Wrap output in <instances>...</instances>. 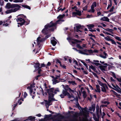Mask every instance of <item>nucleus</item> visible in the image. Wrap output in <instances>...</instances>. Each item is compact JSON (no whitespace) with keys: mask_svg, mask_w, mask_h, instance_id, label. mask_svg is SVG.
Returning a JSON list of instances; mask_svg holds the SVG:
<instances>
[{"mask_svg":"<svg viewBox=\"0 0 121 121\" xmlns=\"http://www.w3.org/2000/svg\"><path fill=\"white\" fill-rule=\"evenodd\" d=\"M110 80L112 82H115V80L112 77H111L110 78Z\"/></svg>","mask_w":121,"mask_h":121,"instance_id":"3c124183","label":"nucleus"},{"mask_svg":"<svg viewBox=\"0 0 121 121\" xmlns=\"http://www.w3.org/2000/svg\"><path fill=\"white\" fill-rule=\"evenodd\" d=\"M27 95V93L26 92H24V94L23 95V97H24V98H25Z\"/></svg>","mask_w":121,"mask_h":121,"instance_id":"a18cd8bd","label":"nucleus"},{"mask_svg":"<svg viewBox=\"0 0 121 121\" xmlns=\"http://www.w3.org/2000/svg\"><path fill=\"white\" fill-rule=\"evenodd\" d=\"M114 9V7L113 6H112L110 9L109 11L110 12H111L113 11V9Z\"/></svg>","mask_w":121,"mask_h":121,"instance_id":"09e8293b","label":"nucleus"},{"mask_svg":"<svg viewBox=\"0 0 121 121\" xmlns=\"http://www.w3.org/2000/svg\"><path fill=\"white\" fill-rule=\"evenodd\" d=\"M74 50L76 51H77L78 52L82 54H83L84 55H88L87 53V50H85L83 51L81 50H78L76 48H73Z\"/></svg>","mask_w":121,"mask_h":121,"instance_id":"1a4fd4ad","label":"nucleus"},{"mask_svg":"<svg viewBox=\"0 0 121 121\" xmlns=\"http://www.w3.org/2000/svg\"><path fill=\"white\" fill-rule=\"evenodd\" d=\"M45 39L43 38H41L39 36L37 39V44L39 45L40 43L44 41Z\"/></svg>","mask_w":121,"mask_h":121,"instance_id":"ddd939ff","label":"nucleus"},{"mask_svg":"<svg viewBox=\"0 0 121 121\" xmlns=\"http://www.w3.org/2000/svg\"><path fill=\"white\" fill-rule=\"evenodd\" d=\"M52 81V83L53 85L55 84L56 83L58 82L57 80L55 79H53Z\"/></svg>","mask_w":121,"mask_h":121,"instance_id":"2f4dec72","label":"nucleus"},{"mask_svg":"<svg viewBox=\"0 0 121 121\" xmlns=\"http://www.w3.org/2000/svg\"><path fill=\"white\" fill-rule=\"evenodd\" d=\"M23 0H14L13 1V2L15 3L21 2L23 1Z\"/></svg>","mask_w":121,"mask_h":121,"instance_id":"c9c22d12","label":"nucleus"},{"mask_svg":"<svg viewBox=\"0 0 121 121\" xmlns=\"http://www.w3.org/2000/svg\"><path fill=\"white\" fill-rule=\"evenodd\" d=\"M22 6L24 8L28 9H30V7L26 5H23Z\"/></svg>","mask_w":121,"mask_h":121,"instance_id":"f704fd0d","label":"nucleus"},{"mask_svg":"<svg viewBox=\"0 0 121 121\" xmlns=\"http://www.w3.org/2000/svg\"><path fill=\"white\" fill-rule=\"evenodd\" d=\"M112 6V4H109L108 5V7L107 8V9H108L110 7Z\"/></svg>","mask_w":121,"mask_h":121,"instance_id":"69168bd1","label":"nucleus"},{"mask_svg":"<svg viewBox=\"0 0 121 121\" xmlns=\"http://www.w3.org/2000/svg\"><path fill=\"white\" fill-rule=\"evenodd\" d=\"M96 3L95 2H94L93 3L91 6V12L94 13L95 12L94 8L96 7Z\"/></svg>","mask_w":121,"mask_h":121,"instance_id":"2eb2a0df","label":"nucleus"},{"mask_svg":"<svg viewBox=\"0 0 121 121\" xmlns=\"http://www.w3.org/2000/svg\"><path fill=\"white\" fill-rule=\"evenodd\" d=\"M35 84H33L32 85H31L30 86H28L27 88V89H28L30 90V94H31L33 92V88L35 87Z\"/></svg>","mask_w":121,"mask_h":121,"instance_id":"4468645a","label":"nucleus"},{"mask_svg":"<svg viewBox=\"0 0 121 121\" xmlns=\"http://www.w3.org/2000/svg\"><path fill=\"white\" fill-rule=\"evenodd\" d=\"M105 30L109 32L112 34H113V30L109 29V28H107Z\"/></svg>","mask_w":121,"mask_h":121,"instance_id":"c85d7f7f","label":"nucleus"},{"mask_svg":"<svg viewBox=\"0 0 121 121\" xmlns=\"http://www.w3.org/2000/svg\"><path fill=\"white\" fill-rule=\"evenodd\" d=\"M101 90L102 92L106 93L107 92V90L108 89V87L107 85L105 84L101 86Z\"/></svg>","mask_w":121,"mask_h":121,"instance_id":"f8f14e48","label":"nucleus"},{"mask_svg":"<svg viewBox=\"0 0 121 121\" xmlns=\"http://www.w3.org/2000/svg\"><path fill=\"white\" fill-rule=\"evenodd\" d=\"M59 91L58 88L54 89L52 88L49 89H48L47 92L48 94L49 97L48 101L46 100H44L47 109L48 111L49 106L51 105L50 104L51 102L53 100V97L55 94H56L57 92Z\"/></svg>","mask_w":121,"mask_h":121,"instance_id":"f03ea898","label":"nucleus"},{"mask_svg":"<svg viewBox=\"0 0 121 121\" xmlns=\"http://www.w3.org/2000/svg\"><path fill=\"white\" fill-rule=\"evenodd\" d=\"M17 104H14L13 106V108L12 109L13 110L14 109L15 107L17 105Z\"/></svg>","mask_w":121,"mask_h":121,"instance_id":"de8ad7c7","label":"nucleus"},{"mask_svg":"<svg viewBox=\"0 0 121 121\" xmlns=\"http://www.w3.org/2000/svg\"><path fill=\"white\" fill-rule=\"evenodd\" d=\"M104 32V33L105 34H107L108 35H111L112 36H113L111 34V33H109V32Z\"/></svg>","mask_w":121,"mask_h":121,"instance_id":"a19ab883","label":"nucleus"},{"mask_svg":"<svg viewBox=\"0 0 121 121\" xmlns=\"http://www.w3.org/2000/svg\"><path fill=\"white\" fill-rule=\"evenodd\" d=\"M87 26L88 27L89 29H91L92 27H94V25L93 24H89L87 25Z\"/></svg>","mask_w":121,"mask_h":121,"instance_id":"7c9ffc66","label":"nucleus"},{"mask_svg":"<svg viewBox=\"0 0 121 121\" xmlns=\"http://www.w3.org/2000/svg\"><path fill=\"white\" fill-rule=\"evenodd\" d=\"M82 111L83 117L82 119L80 118L79 121H88L87 117L89 113L88 111L87 110L86 108H83L82 109Z\"/></svg>","mask_w":121,"mask_h":121,"instance_id":"20e7f679","label":"nucleus"},{"mask_svg":"<svg viewBox=\"0 0 121 121\" xmlns=\"http://www.w3.org/2000/svg\"><path fill=\"white\" fill-rule=\"evenodd\" d=\"M82 94H83V96L84 98H85L86 96L87 95L86 92L85 91H83L82 92Z\"/></svg>","mask_w":121,"mask_h":121,"instance_id":"c756f323","label":"nucleus"},{"mask_svg":"<svg viewBox=\"0 0 121 121\" xmlns=\"http://www.w3.org/2000/svg\"><path fill=\"white\" fill-rule=\"evenodd\" d=\"M96 89L95 90V92L100 93L101 91L100 89V88L99 86L97 85H96Z\"/></svg>","mask_w":121,"mask_h":121,"instance_id":"a211bd4d","label":"nucleus"},{"mask_svg":"<svg viewBox=\"0 0 121 121\" xmlns=\"http://www.w3.org/2000/svg\"><path fill=\"white\" fill-rule=\"evenodd\" d=\"M65 16L64 14L62 15H60L57 17V18L59 20L56 22L53 23L52 21H51L49 24H47L45 26V28L43 29L42 32L44 34H46L50 31H53L55 29H56V26L57 23L60 24V22H62L64 21L63 20H61Z\"/></svg>","mask_w":121,"mask_h":121,"instance_id":"f257e3e1","label":"nucleus"},{"mask_svg":"<svg viewBox=\"0 0 121 121\" xmlns=\"http://www.w3.org/2000/svg\"><path fill=\"white\" fill-rule=\"evenodd\" d=\"M92 73L93 74L94 76L95 77H97V75L96 73L93 72H92Z\"/></svg>","mask_w":121,"mask_h":121,"instance_id":"338daca9","label":"nucleus"},{"mask_svg":"<svg viewBox=\"0 0 121 121\" xmlns=\"http://www.w3.org/2000/svg\"><path fill=\"white\" fill-rule=\"evenodd\" d=\"M66 86H67V89H67V90L69 91L70 93L72 92L73 93L76 91L75 89H74L73 90H72L70 88L68 87V85H66Z\"/></svg>","mask_w":121,"mask_h":121,"instance_id":"6ab92c4d","label":"nucleus"},{"mask_svg":"<svg viewBox=\"0 0 121 121\" xmlns=\"http://www.w3.org/2000/svg\"><path fill=\"white\" fill-rule=\"evenodd\" d=\"M89 53H93V51L91 50H90L88 51Z\"/></svg>","mask_w":121,"mask_h":121,"instance_id":"052dcab7","label":"nucleus"},{"mask_svg":"<svg viewBox=\"0 0 121 121\" xmlns=\"http://www.w3.org/2000/svg\"><path fill=\"white\" fill-rule=\"evenodd\" d=\"M101 103L104 104H107L106 105H108L109 104V103L107 101H106L105 100H104L101 101Z\"/></svg>","mask_w":121,"mask_h":121,"instance_id":"a878e982","label":"nucleus"},{"mask_svg":"<svg viewBox=\"0 0 121 121\" xmlns=\"http://www.w3.org/2000/svg\"><path fill=\"white\" fill-rule=\"evenodd\" d=\"M98 63V62H94L93 63V64L96 66H98L100 65V64Z\"/></svg>","mask_w":121,"mask_h":121,"instance_id":"49530a36","label":"nucleus"},{"mask_svg":"<svg viewBox=\"0 0 121 121\" xmlns=\"http://www.w3.org/2000/svg\"><path fill=\"white\" fill-rule=\"evenodd\" d=\"M59 117L61 119H63L64 118V117L61 115H60Z\"/></svg>","mask_w":121,"mask_h":121,"instance_id":"0e129e2a","label":"nucleus"},{"mask_svg":"<svg viewBox=\"0 0 121 121\" xmlns=\"http://www.w3.org/2000/svg\"><path fill=\"white\" fill-rule=\"evenodd\" d=\"M89 68H91L94 71H95L96 70V69L95 67L92 65L90 66Z\"/></svg>","mask_w":121,"mask_h":121,"instance_id":"473e14b6","label":"nucleus"},{"mask_svg":"<svg viewBox=\"0 0 121 121\" xmlns=\"http://www.w3.org/2000/svg\"><path fill=\"white\" fill-rule=\"evenodd\" d=\"M60 74H59L58 75H56V77H55V79H58L59 78H60Z\"/></svg>","mask_w":121,"mask_h":121,"instance_id":"c03bdc74","label":"nucleus"},{"mask_svg":"<svg viewBox=\"0 0 121 121\" xmlns=\"http://www.w3.org/2000/svg\"><path fill=\"white\" fill-rule=\"evenodd\" d=\"M67 39L68 41L72 45H73V44H74L76 43H79L82 42V41L81 40H77L75 39H72L69 37L67 38Z\"/></svg>","mask_w":121,"mask_h":121,"instance_id":"0eeeda50","label":"nucleus"},{"mask_svg":"<svg viewBox=\"0 0 121 121\" xmlns=\"http://www.w3.org/2000/svg\"><path fill=\"white\" fill-rule=\"evenodd\" d=\"M81 29H82V27L80 25H77L75 27H74L75 31H76L79 33L81 32L80 30Z\"/></svg>","mask_w":121,"mask_h":121,"instance_id":"9b49d317","label":"nucleus"},{"mask_svg":"<svg viewBox=\"0 0 121 121\" xmlns=\"http://www.w3.org/2000/svg\"><path fill=\"white\" fill-rule=\"evenodd\" d=\"M73 63H75L76 65H78V63H77V61L76 60H73Z\"/></svg>","mask_w":121,"mask_h":121,"instance_id":"bf43d9fd","label":"nucleus"},{"mask_svg":"<svg viewBox=\"0 0 121 121\" xmlns=\"http://www.w3.org/2000/svg\"><path fill=\"white\" fill-rule=\"evenodd\" d=\"M35 117L30 116L28 117V120L29 121L30 120L31 121H35Z\"/></svg>","mask_w":121,"mask_h":121,"instance_id":"b1692460","label":"nucleus"},{"mask_svg":"<svg viewBox=\"0 0 121 121\" xmlns=\"http://www.w3.org/2000/svg\"><path fill=\"white\" fill-rule=\"evenodd\" d=\"M21 99H20L19 100L18 102V103H19V105H20L21 104L22 102H21Z\"/></svg>","mask_w":121,"mask_h":121,"instance_id":"8fccbe9b","label":"nucleus"},{"mask_svg":"<svg viewBox=\"0 0 121 121\" xmlns=\"http://www.w3.org/2000/svg\"><path fill=\"white\" fill-rule=\"evenodd\" d=\"M99 106L98 105L96 107V114L98 115L99 114Z\"/></svg>","mask_w":121,"mask_h":121,"instance_id":"bb28decb","label":"nucleus"},{"mask_svg":"<svg viewBox=\"0 0 121 121\" xmlns=\"http://www.w3.org/2000/svg\"><path fill=\"white\" fill-rule=\"evenodd\" d=\"M104 39L106 40L107 41H110L111 39L109 38V37L107 36V37H105L104 38Z\"/></svg>","mask_w":121,"mask_h":121,"instance_id":"72a5a7b5","label":"nucleus"},{"mask_svg":"<svg viewBox=\"0 0 121 121\" xmlns=\"http://www.w3.org/2000/svg\"><path fill=\"white\" fill-rule=\"evenodd\" d=\"M13 4H11L10 3H8L6 5V7L8 8H11L12 9V6L13 5Z\"/></svg>","mask_w":121,"mask_h":121,"instance_id":"5701e85b","label":"nucleus"},{"mask_svg":"<svg viewBox=\"0 0 121 121\" xmlns=\"http://www.w3.org/2000/svg\"><path fill=\"white\" fill-rule=\"evenodd\" d=\"M52 38L53 39L51 40V42L53 45L54 46L56 45L57 43V42L55 40H56L55 39V38L54 37H53Z\"/></svg>","mask_w":121,"mask_h":121,"instance_id":"dca6fc26","label":"nucleus"},{"mask_svg":"<svg viewBox=\"0 0 121 121\" xmlns=\"http://www.w3.org/2000/svg\"><path fill=\"white\" fill-rule=\"evenodd\" d=\"M34 67L36 69H40V65L39 63H37L35 64Z\"/></svg>","mask_w":121,"mask_h":121,"instance_id":"aec40b11","label":"nucleus"},{"mask_svg":"<svg viewBox=\"0 0 121 121\" xmlns=\"http://www.w3.org/2000/svg\"><path fill=\"white\" fill-rule=\"evenodd\" d=\"M119 106H120V107L119 106L118 107V108H120V109H121V103L120 102L119 103Z\"/></svg>","mask_w":121,"mask_h":121,"instance_id":"774afa93","label":"nucleus"},{"mask_svg":"<svg viewBox=\"0 0 121 121\" xmlns=\"http://www.w3.org/2000/svg\"><path fill=\"white\" fill-rule=\"evenodd\" d=\"M12 9L7 10L5 13L7 14H9L15 12L20 10L21 6L17 4H13L12 6Z\"/></svg>","mask_w":121,"mask_h":121,"instance_id":"7ed1b4c3","label":"nucleus"},{"mask_svg":"<svg viewBox=\"0 0 121 121\" xmlns=\"http://www.w3.org/2000/svg\"><path fill=\"white\" fill-rule=\"evenodd\" d=\"M105 115V113H104V112H103L102 113V118H103L104 117Z\"/></svg>","mask_w":121,"mask_h":121,"instance_id":"680f3d73","label":"nucleus"},{"mask_svg":"<svg viewBox=\"0 0 121 121\" xmlns=\"http://www.w3.org/2000/svg\"><path fill=\"white\" fill-rule=\"evenodd\" d=\"M17 22H19L17 23V24H18V27L20 26L19 25V24L21 26H22L23 25L25 22L24 20L21 18H17Z\"/></svg>","mask_w":121,"mask_h":121,"instance_id":"6e6552de","label":"nucleus"},{"mask_svg":"<svg viewBox=\"0 0 121 121\" xmlns=\"http://www.w3.org/2000/svg\"><path fill=\"white\" fill-rule=\"evenodd\" d=\"M108 85L109 87L117 91V92L121 94V89L119 87V86L117 85H114L113 83H112V86L113 87H112L108 83Z\"/></svg>","mask_w":121,"mask_h":121,"instance_id":"423d86ee","label":"nucleus"},{"mask_svg":"<svg viewBox=\"0 0 121 121\" xmlns=\"http://www.w3.org/2000/svg\"><path fill=\"white\" fill-rule=\"evenodd\" d=\"M116 79L119 82H121V78H117Z\"/></svg>","mask_w":121,"mask_h":121,"instance_id":"6e6d98bb","label":"nucleus"},{"mask_svg":"<svg viewBox=\"0 0 121 121\" xmlns=\"http://www.w3.org/2000/svg\"><path fill=\"white\" fill-rule=\"evenodd\" d=\"M94 16H93L91 14L89 15H87L86 16V17L87 18H90V17H93Z\"/></svg>","mask_w":121,"mask_h":121,"instance_id":"79ce46f5","label":"nucleus"},{"mask_svg":"<svg viewBox=\"0 0 121 121\" xmlns=\"http://www.w3.org/2000/svg\"><path fill=\"white\" fill-rule=\"evenodd\" d=\"M87 5L85 6L84 7H83L82 8V9L83 10L86 11L87 10Z\"/></svg>","mask_w":121,"mask_h":121,"instance_id":"ea45409f","label":"nucleus"},{"mask_svg":"<svg viewBox=\"0 0 121 121\" xmlns=\"http://www.w3.org/2000/svg\"><path fill=\"white\" fill-rule=\"evenodd\" d=\"M94 119L95 121H99L98 119L96 117H94Z\"/></svg>","mask_w":121,"mask_h":121,"instance_id":"13d9d810","label":"nucleus"},{"mask_svg":"<svg viewBox=\"0 0 121 121\" xmlns=\"http://www.w3.org/2000/svg\"><path fill=\"white\" fill-rule=\"evenodd\" d=\"M100 20H102L103 21H105L107 22H109V19L108 17H101L100 19Z\"/></svg>","mask_w":121,"mask_h":121,"instance_id":"f3484780","label":"nucleus"},{"mask_svg":"<svg viewBox=\"0 0 121 121\" xmlns=\"http://www.w3.org/2000/svg\"><path fill=\"white\" fill-rule=\"evenodd\" d=\"M112 76L115 78H116V76L114 72H112Z\"/></svg>","mask_w":121,"mask_h":121,"instance_id":"603ef678","label":"nucleus"},{"mask_svg":"<svg viewBox=\"0 0 121 121\" xmlns=\"http://www.w3.org/2000/svg\"><path fill=\"white\" fill-rule=\"evenodd\" d=\"M111 91L115 95H116L117 94V93L116 92L113 90H111Z\"/></svg>","mask_w":121,"mask_h":121,"instance_id":"5fc2aeb1","label":"nucleus"},{"mask_svg":"<svg viewBox=\"0 0 121 121\" xmlns=\"http://www.w3.org/2000/svg\"><path fill=\"white\" fill-rule=\"evenodd\" d=\"M95 109V105H92L91 107H89V110L90 111H94Z\"/></svg>","mask_w":121,"mask_h":121,"instance_id":"393cba45","label":"nucleus"},{"mask_svg":"<svg viewBox=\"0 0 121 121\" xmlns=\"http://www.w3.org/2000/svg\"><path fill=\"white\" fill-rule=\"evenodd\" d=\"M107 106V105H103V104H102V105H101L100 106V108H101V107H106Z\"/></svg>","mask_w":121,"mask_h":121,"instance_id":"864d4df0","label":"nucleus"},{"mask_svg":"<svg viewBox=\"0 0 121 121\" xmlns=\"http://www.w3.org/2000/svg\"><path fill=\"white\" fill-rule=\"evenodd\" d=\"M110 41L112 42V44L116 45V42L113 39H111Z\"/></svg>","mask_w":121,"mask_h":121,"instance_id":"58836bf2","label":"nucleus"},{"mask_svg":"<svg viewBox=\"0 0 121 121\" xmlns=\"http://www.w3.org/2000/svg\"><path fill=\"white\" fill-rule=\"evenodd\" d=\"M67 89V86H66L65 88V90L63 91L62 92V94L65 96L68 95V96H69V98H70L72 97L70 95L69 93L67 92V91H68L67 90V89Z\"/></svg>","mask_w":121,"mask_h":121,"instance_id":"9d476101","label":"nucleus"},{"mask_svg":"<svg viewBox=\"0 0 121 121\" xmlns=\"http://www.w3.org/2000/svg\"><path fill=\"white\" fill-rule=\"evenodd\" d=\"M115 38L118 41H121V38L117 36H116Z\"/></svg>","mask_w":121,"mask_h":121,"instance_id":"4c0bfd02","label":"nucleus"},{"mask_svg":"<svg viewBox=\"0 0 121 121\" xmlns=\"http://www.w3.org/2000/svg\"><path fill=\"white\" fill-rule=\"evenodd\" d=\"M89 35L90 36L93 37H94L95 38V36L94 35H92L91 34H90Z\"/></svg>","mask_w":121,"mask_h":121,"instance_id":"e2e57ef3","label":"nucleus"},{"mask_svg":"<svg viewBox=\"0 0 121 121\" xmlns=\"http://www.w3.org/2000/svg\"><path fill=\"white\" fill-rule=\"evenodd\" d=\"M106 67V66H105L100 65L99 66V68L103 71H105Z\"/></svg>","mask_w":121,"mask_h":121,"instance_id":"412c9836","label":"nucleus"},{"mask_svg":"<svg viewBox=\"0 0 121 121\" xmlns=\"http://www.w3.org/2000/svg\"><path fill=\"white\" fill-rule=\"evenodd\" d=\"M72 9H74L76 11V12H73L72 13V16L74 17L76 15L80 16L81 15V11H79L78 8L76 6H75L72 7Z\"/></svg>","mask_w":121,"mask_h":121,"instance_id":"39448f33","label":"nucleus"},{"mask_svg":"<svg viewBox=\"0 0 121 121\" xmlns=\"http://www.w3.org/2000/svg\"><path fill=\"white\" fill-rule=\"evenodd\" d=\"M65 9V8H64L63 9H62L61 8H60V7H59L58 8V12H59V11L60 10L61 11H63Z\"/></svg>","mask_w":121,"mask_h":121,"instance_id":"e433bc0d","label":"nucleus"},{"mask_svg":"<svg viewBox=\"0 0 121 121\" xmlns=\"http://www.w3.org/2000/svg\"><path fill=\"white\" fill-rule=\"evenodd\" d=\"M104 55H100L99 56L103 58L104 59H105L107 57V56L108 55L105 52H104Z\"/></svg>","mask_w":121,"mask_h":121,"instance_id":"4be33fe9","label":"nucleus"},{"mask_svg":"<svg viewBox=\"0 0 121 121\" xmlns=\"http://www.w3.org/2000/svg\"><path fill=\"white\" fill-rule=\"evenodd\" d=\"M68 82L70 84H72V85H76V84L75 83V82L74 81H68Z\"/></svg>","mask_w":121,"mask_h":121,"instance_id":"cd10ccee","label":"nucleus"},{"mask_svg":"<svg viewBox=\"0 0 121 121\" xmlns=\"http://www.w3.org/2000/svg\"><path fill=\"white\" fill-rule=\"evenodd\" d=\"M45 66L44 64H41V66H40V68H41L42 67H44Z\"/></svg>","mask_w":121,"mask_h":121,"instance_id":"4d7b16f0","label":"nucleus"},{"mask_svg":"<svg viewBox=\"0 0 121 121\" xmlns=\"http://www.w3.org/2000/svg\"><path fill=\"white\" fill-rule=\"evenodd\" d=\"M99 84L101 86H102L104 85V84L102 83L101 81H99L98 82Z\"/></svg>","mask_w":121,"mask_h":121,"instance_id":"37998d69","label":"nucleus"}]
</instances>
